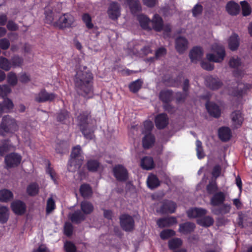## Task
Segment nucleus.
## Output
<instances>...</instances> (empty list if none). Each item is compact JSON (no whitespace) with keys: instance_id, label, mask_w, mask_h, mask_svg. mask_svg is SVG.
<instances>
[{"instance_id":"f257e3e1","label":"nucleus","mask_w":252,"mask_h":252,"mask_svg":"<svg viewBox=\"0 0 252 252\" xmlns=\"http://www.w3.org/2000/svg\"><path fill=\"white\" fill-rule=\"evenodd\" d=\"M92 73L83 67L79 68L76 72L74 78V83L77 92L79 94L86 97H90L92 95Z\"/></svg>"},{"instance_id":"f03ea898","label":"nucleus","mask_w":252,"mask_h":252,"mask_svg":"<svg viewBox=\"0 0 252 252\" xmlns=\"http://www.w3.org/2000/svg\"><path fill=\"white\" fill-rule=\"evenodd\" d=\"M83 160L84 157L81 147L77 145L73 147L67 166L68 170L71 172L75 171L80 167Z\"/></svg>"},{"instance_id":"7ed1b4c3","label":"nucleus","mask_w":252,"mask_h":252,"mask_svg":"<svg viewBox=\"0 0 252 252\" xmlns=\"http://www.w3.org/2000/svg\"><path fill=\"white\" fill-rule=\"evenodd\" d=\"M18 125L16 121L10 117H3L0 125V134L5 135L6 133H12L18 129Z\"/></svg>"},{"instance_id":"20e7f679","label":"nucleus","mask_w":252,"mask_h":252,"mask_svg":"<svg viewBox=\"0 0 252 252\" xmlns=\"http://www.w3.org/2000/svg\"><path fill=\"white\" fill-rule=\"evenodd\" d=\"M211 51L212 53H208L206 55V58L208 61L215 63L222 62L225 56V50L223 46L215 43L212 45Z\"/></svg>"},{"instance_id":"39448f33","label":"nucleus","mask_w":252,"mask_h":252,"mask_svg":"<svg viewBox=\"0 0 252 252\" xmlns=\"http://www.w3.org/2000/svg\"><path fill=\"white\" fill-rule=\"evenodd\" d=\"M229 64L230 67L236 68L233 74L236 78H239L243 76L245 73V70L241 67V62L238 57H232L230 59Z\"/></svg>"},{"instance_id":"423d86ee","label":"nucleus","mask_w":252,"mask_h":252,"mask_svg":"<svg viewBox=\"0 0 252 252\" xmlns=\"http://www.w3.org/2000/svg\"><path fill=\"white\" fill-rule=\"evenodd\" d=\"M88 115H80L78 117L80 129L83 135L87 139H91L94 137V135L89 129L86 126L88 123Z\"/></svg>"},{"instance_id":"0eeeda50","label":"nucleus","mask_w":252,"mask_h":252,"mask_svg":"<svg viewBox=\"0 0 252 252\" xmlns=\"http://www.w3.org/2000/svg\"><path fill=\"white\" fill-rule=\"evenodd\" d=\"M74 21V18L72 15L70 14H64L60 17L59 20L55 22L56 25L60 28L70 27Z\"/></svg>"},{"instance_id":"6e6552de","label":"nucleus","mask_w":252,"mask_h":252,"mask_svg":"<svg viewBox=\"0 0 252 252\" xmlns=\"http://www.w3.org/2000/svg\"><path fill=\"white\" fill-rule=\"evenodd\" d=\"M56 97L55 94L48 93L45 90L43 89L34 96L35 100L38 102H43L47 101H52Z\"/></svg>"},{"instance_id":"1a4fd4ad","label":"nucleus","mask_w":252,"mask_h":252,"mask_svg":"<svg viewBox=\"0 0 252 252\" xmlns=\"http://www.w3.org/2000/svg\"><path fill=\"white\" fill-rule=\"evenodd\" d=\"M22 158L20 155L11 153L7 155L5 158V161L8 167L17 166L21 162Z\"/></svg>"},{"instance_id":"9d476101","label":"nucleus","mask_w":252,"mask_h":252,"mask_svg":"<svg viewBox=\"0 0 252 252\" xmlns=\"http://www.w3.org/2000/svg\"><path fill=\"white\" fill-rule=\"evenodd\" d=\"M120 223L122 228L126 231H130L134 227L133 219L127 215H123L121 217Z\"/></svg>"},{"instance_id":"9b49d317","label":"nucleus","mask_w":252,"mask_h":252,"mask_svg":"<svg viewBox=\"0 0 252 252\" xmlns=\"http://www.w3.org/2000/svg\"><path fill=\"white\" fill-rule=\"evenodd\" d=\"M113 172L116 178L119 181H125L127 178V172L122 165H118L113 169Z\"/></svg>"},{"instance_id":"f8f14e48","label":"nucleus","mask_w":252,"mask_h":252,"mask_svg":"<svg viewBox=\"0 0 252 252\" xmlns=\"http://www.w3.org/2000/svg\"><path fill=\"white\" fill-rule=\"evenodd\" d=\"M232 125L234 128L240 127L243 122V117L240 111H235L231 115Z\"/></svg>"},{"instance_id":"ddd939ff","label":"nucleus","mask_w":252,"mask_h":252,"mask_svg":"<svg viewBox=\"0 0 252 252\" xmlns=\"http://www.w3.org/2000/svg\"><path fill=\"white\" fill-rule=\"evenodd\" d=\"M205 83L212 90L218 89L221 86V82L218 78L208 76L205 79Z\"/></svg>"},{"instance_id":"4468645a","label":"nucleus","mask_w":252,"mask_h":252,"mask_svg":"<svg viewBox=\"0 0 252 252\" xmlns=\"http://www.w3.org/2000/svg\"><path fill=\"white\" fill-rule=\"evenodd\" d=\"M203 54V52L201 48L199 47L193 48L189 54L191 61L193 63H196L202 58Z\"/></svg>"},{"instance_id":"2eb2a0df","label":"nucleus","mask_w":252,"mask_h":252,"mask_svg":"<svg viewBox=\"0 0 252 252\" xmlns=\"http://www.w3.org/2000/svg\"><path fill=\"white\" fill-rule=\"evenodd\" d=\"M206 107L208 113L214 117H219L220 115V110L219 107L215 103L208 102L206 104Z\"/></svg>"},{"instance_id":"dca6fc26","label":"nucleus","mask_w":252,"mask_h":252,"mask_svg":"<svg viewBox=\"0 0 252 252\" xmlns=\"http://www.w3.org/2000/svg\"><path fill=\"white\" fill-rule=\"evenodd\" d=\"M188 41L183 37H179L176 40L175 47L177 51L180 53H183L188 48Z\"/></svg>"},{"instance_id":"f3484780","label":"nucleus","mask_w":252,"mask_h":252,"mask_svg":"<svg viewBox=\"0 0 252 252\" xmlns=\"http://www.w3.org/2000/svg\"><path fill=\"white\" fill-rule=\"evenodd\" d=\"M176 206L171 201H166L163 202L159 212L162 213H172L174 212Z\"/></svg>"},{"instance_id":"a211bd4d","label":"nucleus","mask_w":252,"mask_h":252,"mask_svg":"<svg viewBox=\"0 0 252 252\" xmlns=\"http://www.w3.org/2000/svg\"><path fill=\"white\" fill-rule=\"evenodd\" d=\"M168 119L165 114H160L156 117L155 124L157 128H163L168 124Z\"/></svg>"},{"instance_id":"6ab92c4d","label":"nucleus","mask_w":252,"mask_h":252,"mask_svg":"<svg viewBox=\"0 0 252 252\" xmlns=\"http://www.w3.org/2000/svg\"><path fill=\"white\" fill-rule=\"evenodd\" d=\"M13 211L17 215L23 214L26 209L25 204L21 201H15L11 204Z\"/></svg>"},{"instance_id":"aec40b11","label":"nucleus","mask_w":252,"mask_h":252,"mask_svg":"<svg viewBox=\"0 0 252 252\" xmlns=\"http://www.w3.org/2000/svg\"><path fill=\"white\" fill-rule=\"evenodd\" d=\"M108 13L110 18L117 19L120 15V7L117 3H111L108 10Z\"/></svg>"},{"instance_id":"412c9836","label":"nucleus","mask_w":252,"mask_h":252,"mask_svg":"<svg viewBox=\"0 0 252 252\" xmlns=\"http://www.w3.org/2000/svg\"><path fill=\"white\" fill-rule=\"evenodd\" d=\"M226 10L230 15H236L240 11V6L235 2L230 1L226 5Z\"/></svg>"},{"instance_id":"4be33fe9","label":"nucleus","mask_w":252,"mask_h":252,"mask_svg":"<svg viewBox=\"0 0 252 252\" xmlns=\"http://www.w3.org/2000/svg\"><path fill=\"white\" fill-rule=\"evenodd\" d=\"M153 29L156 31H160L163 27V21L162 18L158 14H155L151 21Z\"/></svg>"},{"instance_id":"5701e85b","label":"nucleus","mask_w":252,"mask_h":252,"mask_svg":"<svg viewBox=\"0 0 252 252\" xmlns=\"http://www.w3.org/2000/svg\"><path fill=\"white\" fill-rule=\"evenodd\" d=\"M138 20L142 29L145 30L151 29L150 25L151 23V21L147 16L143 14L139 15L138 16Z\"/></svg>"},{"instance_id":"b1692460","label":"nucleus","mask_w":252,"mask_h":252,"mask_svg":"<svg viewBox=\"0 0 252 252\" xmlns=\"http://www.w3.org/2000/svg\"><path fill=\"white\" fill-rule=\"evenodd\" d=\"M219 136L221 140L224 141H227L231 137V130L227 127H221L219 130Z\"/></svg>"},{"instance_id":"393cba45","label":"nucleus","mask_w":252,"mask_h":252,"mask_svg":"<svg viewBox=\"0 0 252 252\" xmlns=\"http://www.w3.org/2000/svg\"><path fill=\"white\" fill-rule=\"evenodd\" d=\"M206 210L202 208H192L187 212L189 218L199 217L206 214Z\"/></svg>"},{"instance_id":"a878e982","label":"nucleus","mask_w":252,"mask_h":252,"mask_svg":"<svg viewBox=\"0 0 252 252\" xmlns=\"http://www.w3.org/2000/svg\"><path fill=\"white\" fill-rule=\"evenodd\" d=\"M225 199V195L222 192L216 193L211 200V203L213 206L219 205L223 202Z\"/></svg>"},{"instance_id":"bb28decb","label":"nucleus","mask_w":252,"mask_h":252,"mask_svg":"<svg viewBox=\"0 0 252 252\" xmlns=\"http://www.w3.org/2000/svg\"><path fill=\"white\" fill-rule=\"evenodd\" d=\"M131 13L133 14L141 10V7L138 0H126Z\"/></svg>"},{"instance_id":"cd10ccee","label":"nucleus","mask_w":252,"mask_h":252,"mask_svg":"<svg viewBox=\"0 0 252 252\" xmlns=\"http://www.w3.org/2000/svg\"><path fill=\"white\" fill-rule=\"evenodd\" d=\"M239 45V39L238 36L235 34H233L228 39L229 48L231 50H236Z\"/></svg>"},{"instance_id":"c85d7f7f","label":"nucleus","mask_w":252,"mask_h":252,"mask_svg":"<svg viewBox=\"0 0 252 252\" xmlns=\"http://www.w3.org/2000/svg\"><path fill=\"white\" fill-rule=\"evenodd\" d=\"M194 227V223L187 222L180 225L179 231L183 234H187L193 231Z\"/></svg>"},{"instance_id":"c756f323","label":"nucleus","mask_w":252,"mask_h":252,"mask_svg":"<svg viewBox=\"0 0 252 252\" xmlns=\"http://www.w3.org/2000/svg\"><path fill=\"white\" fill-rule=\"evenodd\" d=\"M141 165L142 167L146 170H150L154 167V163L152 158L145 157L141 160Z\"/></svg>"},{"instance_id":"7c9ffc66","label":"nucleus","mask_w":252,"mask_h":252,"mask_svg":"<svg viewBox=\"0 0 252 252\" xmlns=\"http://www.w3.org/2000/svg\"><path fill=\"white\" fill-rule=\"evenodd\" d=\"M13 198V194L11 191L3 189L0 190V201L7 202Z\"/></svg>"},{"instance_id":"2f4dec72","label":"nucleus","mask_w":252,"mask_h":252,"mask_svg":"<svg viewBox=\"0 0 252 252\" xmlns=\"http://www.w3.org/2000/svg\"><path fill=\"white\" fill-rule=\"evenodd\" d=\"M214 221L213 219L210 216L201 218L197 220V223L200 225L204 227H209L212 225Z\"/></svg>"},{"instance_id":"473e14b6","label":"nucleus","mask_w":252,"mask_h":252,"mask_svg":"<svg viewBox=\"0 0 252 252\" xmlns=\"http://www.w3.org/2000/svg\"><path fill=\"white\" fill-rule=\"evenodd\" d=\"M147 185L149 188L154 189L159 185V182L157 177L154 175H150L147 179Z\"/></svg>"},{"instance_id":"72a5a7b5","label":"nucleus","mask_w":252,"mask_h":252,"mask_svg":"<svg viewBox=\"0 0 252 252\" xmlns=\"http://www.w3.org/2000/svg\"><path fill=\"white\" fill-rule=\"evenodd\" d=\"M81 210L85 214H89L94 210L93 205L87 201H82L81 203Z\"/></svg>"},{"instance_id":"f704fd0d","label":"nucleus","mask_w":252,"mask_h":252,"mask_svg":"<svg viewBox=\"0 0 252 252\" xmlns=\"http://www.w3.org/2000/svg\"><path fill=\"white\" fill-rule=\"evenodd\" d=\"M8 209L7 207L0 205V222L5 223L8 218Z\"/></svg>"},{"instance_id":"c9c22d12","label":"nucleus","mask_w":252,"mask_h":252,"mask_svg":"<svg viewBox=\"0 0 252 252\" xmlns=\"http://www.w3.org/2000/svg\"><path fill=\"white\" fill-rule=\"evenodd\" d=\"M39 191L38 185L35 183L30 184L27 188V193L31 196L36 195Z\"/></svg>"},{"instance_id":"e433bc0d","label":"nucleus","mask_w":252,"mask_h":252,"mask_svg":"<svg viewBox=\"0 0 252 252\" xmlns=\"http://www.w3.org/2000/svg\"><path fill=\"white\" fill-rule=\"evenodd\" d=\"M252 88V85L250 84H246L244 85L243 90L241 91H234L229 90L228 94L230 95H234V96H241L243 94L245 93V92L249 90H251Z\"/></svg>"},{"instance_id":"4c0bfd02","label":"nucleus","mask_w":252,"mask_h":252,"mask_svg":"<svg viewBox=\"0 0 252 252\" xmlns=\"http://www.w3.org/2000/svg\"><path fill=\"white\" fill-rule=\"evenodd\" d=\"M182 244L183 242L181 239L174 238L168 242V247L170 250H173L179 248L182 246Z\"/></svg>"},{"instance_id":"58836bf2","label":"nucleus","mask_w":252,"mask_h":252,"mask_svg":"<svg viewBox=\"0 0 252 252\" xmlns=\"http://www.w3.org/2000/svg\"><path fill=\"white\" fill-rule=\"evenodd\" d=\"M81 195L84 197H88L92 194V190L91 187L87 184L82 185L80 189Z\"/></svg>"},{"instance_id":"ea45409f","label":"nucleus","mask_w":252,"mask_h":252,"mask_svg":"<svg viewBox=\"0 0 252 252\" xmlns=\"http://www.w3.org/2000/svg\"><path fill=\"white\" fill-rule=\"evenodd\" d=\"M154 142V138L151 134H146L143 139V145L145 148H149Z\"/></svg>"},{"instance_id":"a19ab883","label":"nucleus","mask_w":252,"mask_h":252,"mask_svg":"<svg viewBox=\"0 0 252 252\" xmlns=\"http://www.w3.org/2000/svg\"><path fill=\"white\" fill-rule=\"evenodd\" d=\"M69 216L70 220L74 222H80L85 218L84 215L79 211L70 214Z\"/></svg>"},{"instance_id":"79ce46f5","label":"nucleus","mask_w":252,"mask_h":252,"mask_svg":"<svg viewBox=\"0 0 252 252\" xmlns=\"http://www.w3.org/2000/svg\"><path fill=\"white\" fill-rule=\"evenodd\" d=\"M172 93L170 91H162L160 94V98L164 102H168L172 99Z\"/></svg>"},{"instance_id":"37998d69","label":"nucleus","mask_w":252,"mask_h":252,"mask_svg":"<svg viewBox=\"0 0 252 252\" xmlns=\"http://www.w3.org/2000/svg\"><path fill=\"white\" fill-rule=\"evenodd\" d=\"M12 66V64L7 59L2 57H0V68L8 71Z\"/></svg>"},{"instance_id":"c03bdc74","label":"nucleus","mask_w":252,"mask_h":252,"mask_svg":"<svg viewBox=\"0 0 252 252\" xmlns=\"http://www.w3.org/2000/svg\"><path fill=\"white\" fill-rule=\"evenodd\" d=\"M99 166V164L97 160H90L87 162V168L90 171H96Z\"/></svg>"},{"instance_id":"a18cd8bd","label":"nucleus","mask_w":252,"mask_h":252,"mask_svg":"<svg viewBox=\"0 0 252 252\" xmlns=\"http://www.w3.org/2000/svg\"><path fill=\"white\" fill-rule=\"evenodd\" d=\"M175 232L171 229H165L162 231L160 234V236L162 239H167L171 237L174 236Z\"/></svg>"},{"instance_id":"49530a36","label":"nucleus","mask_w":252,"mask_h":252,"mask_svg":"<svg viewBox=\"0 0 252 252\" xmlns=\"http://www.w3.org/2000/svg\"><path fill=\"white\" fill-rule=\"evenodd\" d=\"M153 124L152 122L150 121H146L144 123V127L142 130L143 133L145 135L148 134H151L150 131L153 128Z\"/></svg>"},{"instance_id":"de8ad7c7","label":"nucleus","mask_w":252,"mask_h":252,"mask_svg":"<svg viewBox=\"0 0 252 252\" xmlns=\"http://www.w3.org/2000/svg\"><path fill=\"white\" fill-rule=\"evenodd\" d=\"M142 83V82L140 80L138 79L129 85V89L134 93L136 92L141 88Z\"/></svg>"},{"instance_id":"09e8293b","label":"nucleus","mask_w":252,"mask_h":252,"mask_svg":"<svg viewBox=\"0 0 252 252\" xmlns=\"http://www.w3.org/2000/svg\"><path fill=\"white\" fill-rule=\"evenodd\" d=\"M242 8V13L244 16H247L250 14L251 13V8L246 1H243L241 2Z\"/></svg>"},{"instance_id":"8fccbe9b","label":"nucleus","mask_w":252,"mask_h":252,"mask_svg":"<svg viewBox=\"0 0 252 252\" xmlns=\"http://www.w3.org/2000/svg\"><path fill=\"white\" fill-rule=\"evenodd\" d=\"M55 208V202L52 196L48 198L47 202L46 211L51 213Z\"/></svg>"},{"instance_id":"3c124183","label":"nucleus","mask_w":252,"mask_h":252,"mask_svg":"<svg viewBox=\"0 0 252 252\" xmlns=\"http://www.w3.org/2000/svg\"><path fill=\"white\" fill-rule=\"evenodd\" d=\"M55 14L51 10H46L45 11L46 21L48 24H52L55 20Z\"/></svg>"},{"instance_id":"603ef678","label":"nucleus","mask_w":252,"mask_h":252,"mask_svg":"<svg viewBox=\"0 0 252 252\" xmlns=\"http://www.w3.org/2000/svg\"><path fill=\"white\" fill-rule=\"evenodd\" d=\"M202 143L201 141L199 140H196V152H197V156L198 158L201 159L204 157V154L203 152L202 148Z\"/></svg>"},{"instance_id":"864d4df0","label":"nucleus","mask_w":252,"mask_h":252,"mask_svg":"<svg viewBox=\"0 0 252 252\" xmlns=\"http://www.w3.org/2000/svg\"><path fill=\"white\" fill-rule=\"evenodd\" d=\"M82 20L85 23L87 27L89 29H91L93 27V24L92 23L91 17L88 14H84L82 16Z\"/></svg>"},{"instance_id":"5fc2aeb1","label":"nucleus","mask_w":252,"mask_h":252,"mask_svg":"<svg viewBox=\"0 0 252 252\" xmlns=\"http://www.w3.org/2000/svg\"><path fill=\"white\" fill-rule=\"evenodd\" d=\"M231 207L229 205L224 204L222 206L220 210H213V212L215 214H226L229 212Z\"/></svg>"},{"instance_id":"6e6d98bb","label":"nucleus","mask_w":252,"mask_h":252,"mask_svg":"<svg viewBox=\"0 0 252 252\" xmlns=\"http://www.w3.org/2000/svg\"><path fill=\"white\" fill-rule=\"evenodd\" d=\"M11 92L10 88L7 85L0 86V96L3 97Z\"/></svg>"},{"instance_id":"4d7b16f0","label":"nucleus","mask_w":252,"mask_h":252,"mask_svg":"<svg viewBox=\"0 0 252 252\" xmlns=\"http://www.w3.org/2000/svg\"><path fill=\"white\" fill-rule=\"evenodd\" d=\"M7 81L11 85L14 86L16 85L17 82V78L15 74L10 72L8 75Z\"/></svg>"},{"instance_id":"13d9d810","label":"nucleus","mask_w":252,"mask_h":252,"mask_svg":"<svg viewBox=\"0 0 252 252\" xmlns=\"http://www.w3.org/2000/svg\"><path fill=\"white\" fill-rule=\"evenodd\" d=\"M12 146L9 143V142H5V143L0 146V155H3L6 152L11 149Z\"/></svg>"},{"instance_id":"bf43d9fd","label":"nucleus","mask_w":252,"mask_h":252,"mask_svg":"<svg viewBox=\"0 0 252 252\" xmlns=\"http://www.w3.org/2000/svg\"><path fill=\"white\" fill-rule=\"evenodd\" d=\"M64 247L66 252H75L76 251L75 247L70 242H65Z\"/></svg>"},{"instance_id":"052dcab7","label":"nucleus","mask_w":252,"mask_h":252,"mask_svg":"<svg viewBox=\"0 0 252 252\" xmlns=\"http://www.w3.org/2000/svg\"><path fill=\"white\" fill-rule=\"evenodd\" d=\"M201 67L207 70H211L214 69V65L213 63L206 61H203L201 63Z\"/></svg>"},{"instance_id":"680f3d73","label":"nucleus","mask_w":252,"mask_h":252,"mask_svg":"<svg viewBox=\"0 0 252 252\" xmlns=\"http://www.w3.org/2000/svg\"><path fill=\"white\" fill-rule=\"evenodd\" d=\"M10 46V43L8 40L6 38H3L0 40V47L3 50L7 49Z\"/></svg>"},{"instance_id":"e2e57ef3","label":"nucleus","mask_w":252,"mask_h":252,"mask_svg":"<svg viewBox=\"0 0 252 252\" xmlns=\"http://www.w3.org/2000/svg\"><path fill=\"white\" fill-rule=\"evenodd\" d=\"M72 232V226L69 222H66L64 224V233L67 236H70Z\"/></svg>"},{"instance_id":"0e129e2a","label":"nucleus","mask_w":252,"mask_h":252,"mask_svg":"<svg viewBox=\"0 0 252 252\" xmlns=\"http://www.w3.org/2000/svg\"><path fill=\"white\" fill-rule=\"evenodd\" d=\"M202 11V7L201 5L197 4L192 9V13L194 16L196 17L199 15Z\"/></svg>"},{"instance_id":"69168bd1","label":"nucleus","mask_w":252,"mask_h":252,"mask_svg":"<svg viewBox=\"0 0 252 252\" xmlns=\"http://www.w3.org/2000/svg\"><path fill=\"white\" fill-rule=\"evenodd\" d=\"M207 190L209 193H213L215 192L217 189L216 182L214 181H212L210 183V184L207 186Z\"/></svg>"},{"instance_id":"338daca9","label":"nucleus","mask_w":252,"mask_h":252,"mask_svg":"<svg viewBox=\"0 0 252 252\" xmlns=\"http://www.w3.org/2000/svg\"><path fill=\"white\" fill-rule=\"evenodd\" d=\"M12 66L14 67L19 66L23 63V60L18 57H15L12 59Z\"/></svg>"},{"instance_id":"774afa93","label":"nucleus","mask_w":252,"mask_h":252,"mask_svg":"<svg viewBox=\"0 0 252 252\" xmlns=\"http://www.w3.org/2000/svg\"><path fill=\"white\" fill-rule=\"evenodd\" d=\"M221 172V167L219 165H216L215 166L212 171V175L213 177L217 178L218 177L220 174Z\"/></svg>"}]
</instances>
